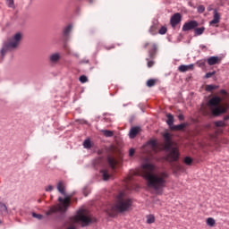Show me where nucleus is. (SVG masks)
I'll list each match as a JSON object with an SVG mask.
<instances>
[{"label": "nucleus", "instance_id": "41", "mask_svg": "<svg viewBox=\"0 0 229 229\" xmlns=\"http://www.w3.org/2000/svg\"><path fill=\"white\" fill-rule=\"evenodd\" d=\"M199 47H200V49H202V51H207V46L200 45Z\"/></svg>", "mask_w": 229, "mask_h": 229}, {"label": "nucleus", "instance_id": "43", "mask_svg": "<svg viewBox=\"0 0 229 229\" xmlns=\"http://www.w3.org/2000/svg\"><path fill=\"white\" fill-rule=\"evenodd\" d=\"M224 119H225V121H228L229 120V114L225 115Z\"/></svg>", "mask_w": 229, "mask_h": 229}, {"label": "nucleus", "instance_id": "14", "mask_svg": "<svg viewBox=\"0 0 229 229\" xmlns=\"http://www.w3.org/2000/svg\"><path fill=\"white\" fill-rule=\"evenodd\" d=\"M178 71L180 72H187V71H194V64H189V65L182 64L178 67Z\"/></svg>", "mask_w": 229, "mask_h": 229}, {"label": "nucleus", "instance_id": "46", "mask_svg": "<svg viewBox=\"0 0 229 229\" xmlns=\"http://www.w3.org/2000/svg\"><path fill=\"white\" fill-rule=\"evenodd\" d=\"M107 49H114V47H108Z\"/></svg>", "mask_w": 229, "mask_h": 229}, {"label": "nucleus", "instance_id": "32", "mask_svg": "<svg viewBox=\"0 0 229 229\" xmlns=\"http://www.w3.org/2000/svg\"><path fill=\"white\" fill-rule=\"evenodd\" d=\"M184 164H186V165H191V164H192V158L191 157H186L184 158Z\"/></svg>", "mask_w": 229, "mask_h": 229}, {"label": "nucleus", "instance_id": "44", "mask_svg": "<svg viewBox=\"0 0 229 229\" xmlns=\"http://www.w3.org/2000/svg\"><path fill=\"white\" fill-rule=\"evenodd\" d=\"M94 1H96V0H88V2L89 3V4H92V3H94Z\"/></svg>", "mask_w": 229, "mask_h": 229}, {"label": "nucleus", "instance_id": "26", "mask_svg": "<svg viewBox=\"0 0 229 229\" xmlns=\"http://www.w3.org/2000/svg\"><path fill=\"white\" fill-rule=\"evenodd\" d=\"M155 85H157V80L150 79L147 81V87L151 88V87H155Z\"/></svg>", "mask_w": 229, "mask_h": 229}, {"label": "nucleus", "instance_id": "1", "mask_svg": "<svg viewBox=\"0 0 229 229\" xmlns=\"http://www.w3.org/2000/svg\"><path fill=\"white\" fill-rule=\"evenodd\" d=\"M155 172V165L146 163L141 165V170L132 171L129 180H133V176H142L146 181L147 187L152 189L156 194L162 195L164 189L167 183L169 174L167 172H160L159 174H153Z\"/></svg>", "mask_w": 229, "mask_h": 229}, {"label": "nucleus", "instance_id": "16", "mask_svg": "<svg viewBox=\"0 0 229 229\" xmlns=\"http://www.w3.org/2000/svg\"><path fill=\"white\" fill-rule=\"evenodd\" d=\"M208 64L209 65H217V64H221V58L218 56H210L208 58Z\"/></svg>", "mask_w": 229, "mask_h": 229}, {"label": "nucleus", "instance_id": "3", "mask_svg": "<svg viewBox=\"0 0 229 229\" xmlns=\"http://www.w3.org/2000/svg\"><path fill=\"white\" fill-rule=\"evenodd\" d=\"M57 190L60 194L65 196V198L59 197V204L57 206H53L52 208H50V209L46 212V216H51L52 214H55V212H67V208L71 207V199L72 197L66 195L65 183L64 182L61 181L57 183Z\"/></svg>", "mask_w": 229, "mask_h": 229}, {"label": "nucleus", "instance_id": "6", "mask_svg": "<svg viewBox=\"0 0 229 229\" xmlns=\"http://www.w3.org/2000/svg\"><path fill=\"white\" fill-rule=\"evenodd\" d=\"M74 223H81L82 227L89 226L90 223H96V217L90 215L87 209H80L73 217Z\"/></svg>", "mask_w": 229, "mask_h": 229}, {"label": "nucleus", "instance_id": "28", "mask_svg": "<svg viewBox=\"0 0 229 229\" xmlns=\"http://www.w3.org/2000/svg\"><path fill=\"white\" fill-rule=\"evenodd\" d=\"M102 133L105 135V137H114V131H112L103 130Z\"/></svg>", "mask_w": 229, "mask_h": 229}, {"label": "nucleus", "instance_id": "19", "mask_svg": "<svg viewBox=\"0 0 229 229\" xmlns=\"http://www.w3.org/2000/svg\"><path fill=\"white\" fill-rule=\"evenodd\" d=\"M50 62H52V64H56V62H58V60H60V54L55 53V54H52L49 57Z\"/></svg>", "mask_w": 229, "mask_h": 229}, {"label": "nucleus", "instance_id": "4", "mask_svg": "<svg viewBox=\"0 0 229 229\" xmlns=\"http://www.w3.org/2000/svg\"><path fill=\"white\" fill-rule=\"evenodd\" d=\"M163 137L165 139V150L168 151V154L165 157L167 162H178V159L180 158V150L176 147H173L171 134H169V132H166L163 135Z\"/></svg>", "mask_w": 229, "mask_h": 229}, {"label": "nucleus", "instance_id": "31", "mask_svg": "<svg viewBox=\"0 0 229 229\" xmlns=\"http://www.w3.org/2000/svg\"><path fill=\"white\" fill-rule=\"evenodd\" d=\"M149 33H151V35H157V26L152 25L149 29Z\"/></svg>", "mask_w": 229, "mask_h": 229}, {"label": "nucleus", "instance_id": "13", "mask_svg": "<svg viewBox=\"0 0 229 229\" xmlns=\"http://www.w3.org/2000/svg\"><path fill=\"white\" fill-rule=\"evenodd\" d=\"M221 21V15L217 11H214V18L211 21H209L210 26H216V24H219Z\"/></svg>", "mask_w": 229, "mask_h": 229}, {"label": "nucleus", "instance_id": "21", "mask_svg": "<svg viewBox=\"0 0 229 229\" xmlns=\"http://www.w3.org/2000/svg\"><path fill=\"white\" fill-rule=\"evenodd\" d=\"M205 32V27L196 28L194 30L195 37H199V35H203Z\"/></svg>", "mask_w": 229, "mask_h": 229}, {"label": "nucleus", "instance_id": "39", "mask_svg": "<svg viewBox=\"0 0 229 229\" xmlns=\"http://www.w3.org/2000/svg\"><path fill=\"white\" fill-rule=\"evenodd\" d=\"M45 191L47 192H51V191H53V185H48L45 188Z\"/></svg>", "mask_w": 229, "mask_h": 229}, {"label": "nucleus", "instance_id": "35", "mask_svg": "<svg viewBox=\"0 0 229 229\" xmlns=\"http://www.w3.org/2000/svg\"><path fill=\"white\" fill-rule=\"evenodd\" d=\"M197 10L199 13H203V12H205V6L199 5Z\"/></svg>", "mask_w": 229, "mask_h": 229}, {"label": "nucleus", "instance_id": "25", "mask_svg": "<svg viewBox=\"0 0 229 229\" xmlns=\"http://www.w3.org/2000/svg\"><path fill=\"white\" fill-rule=\"evenodd\" d=\"M83 146L86 149H90V148H92V142L89 139L85 140L83 142Z\"/></svg>", "mask_w": 229, "mask_h": 229}, {"label": "nucleus", "instance_id": "40", "mask_svg": "<svg viewBox=\"0 0 229 229\" xmlns=\"http://www.w3.org/2000/svg\"><path fill=\"white\" fill-rule=\"evenodd\" d=\"M133 155H135V149H134V148H131V149L129 150V156H130V157H133Z\"/></svg>", "mask_w": 229, "mask_h": 229}, {"label": "nucleus", "instance_id": "33", "mask_svg": "<svg viewBox=\"0 0 229 229\" xmlns=\"http://www.w3.org/2000/svg\"><path fill=\"white\" fill-rule=\"evenodd\" d=\"M79 80L81 83H87V81H89V78H87L85 75H81Z\"/></svg>", "mask_w": 229, "mask_h": 229}, {"label": "nucleus", "instance_id": "38", "mask_svg": "<svg viewBox=\"0 0 229 229\" xmlns=\"http://www.w3.org/2000/svg\"><path fill=\"white\" fill-rule=\"evenodd\" d=\"M7 6H9V8H13V0H7Z\"/></svg>", "mask_w": 229, "mask_h": 229}, {"label": "nucleus", "instance_id": "37", "mask_svg": "<svg viewBox=\"0 0 229 229\" xmlns=\"http://www.w3.org/2000/svg\"><path fill=\"white\" fill-rule=\"evenodd\" d=\"M214 74H216V72H210L206 73L205 78L208 79V78H212V76H214Z\"/></svg>", "mask_w": 229, "mask_h": 229}, {"label": "nucleus", "instance_id": "23", "mask_svg": "<svg viewBox=\"0 0 229 229\" xmlns=\"http://www.w3.org/2000/svg\"><path fill=\"white\" fill-rule=\"evenodd\" d=\"M216 89H219V86L217 85H206V90L207 92H212L213 90H216Z\"/></svg>", "mask_w": 229, "mask_h": 229}, {"label": "nucleus", "instance_id": "5", "mask_svg": "<svg viewBox=\"0 0 229 229\" xmlns=\"http://www.w3.org/2000/svg\"><path fill=\"white\" fill-rule=\"evenodd\" d=\"M221 97H213L208 102V106L209 107V110L215 117H219V115H222V114H226V111L228 108L221 104Z\"/></svg>", "mask_w": 229, "mask_h": 229}, {"label": "nucleus", "instance_id": "8", "mask_svg": "<svg viewBox=\"0 0 229 229\" xmlns=\"http://www.w3.org/2000/svg\"><path fill=\"white\" fill-rule=\"evenodd\" d=\"M107 162H108L109 167L101 170L103 180L105 181L114 177L115 169H117V165H119V161H117L113 157H108Z\"/></svg>", "mask_w": 229, "mask_h": 229}, {"label": "nucleus", "instance_id": "9", "mask_svg": "<svg viewBox=\"0 0 229 229\" xmlns=\"http://www.w3.org/2000/svg\"><path fill=\"white\" fill-rule=\"evenodd\" d=\"M144 49H148V47H150L148 49V56L150 58H147L146 61L148 62L147 65L150 69V67H153L155 65V56H157V51L158 50V46H157L156 43H149L147 42L143 46Z\"/></svg>", "mask_w": 229, "mask_h": 229}, {"label": "nucleus", "instance_id": "42", "mask_svg": "<svg viewBox=\"0 0 229 229\" xmlns=\"http://www.w3.org/2000/svg\"><path fill=\"white\" fill-rule=\"evenodd\" d=\"M178 119H179V121H183V119H185V117L183 116V114H179Z\"/></svg>", "mask_w": 229, "mask_h": 229}, {"label": "nucleus", "instance_id": "47", "mask_svg": "<svg viewBox=\"0 0 229 229\" xmlns=\"http://www.w3.org/2000/svg\"><path fill=\"white\" fill-rule=\"evenodd\" d=\"M0 225H1V221H0Z\"/></svg>", "mask_w": 229, "mask_h": 229}, {"label": "nucleus", "instance_id": "11", "mask_svg": "<svg viewBox=\"0 0 229 229\" xmlns=\"http://www.w3.org/2000/svg\"><path fill=\"white\" fill-rule=\"evenodd\" d=\"M180 22H182V14H180V13H176L170 19L172 28H175L180 24Z\"/></svg>", "mask_w": 229, "mask_h": 229}, {"label": "nucleus", "instance_id": "20", "mask_svg": "<svg viewBox=\"0 0 229 229\" xmlns=\"http://www.w3.org/2000/svg\"><path fill=\"white\" fill-rule=\"evenodd\" d=\"M4 214H8V208L3 202H0V216H4Z\"/></svg>", "mask_w": 229, "mask_h": 229}, {"label": "nucleus", "instance_id": "36", "mask_svg": "<svg viewBox=\"0 0 229 229\" xmlns=\"http://www.w3.org/2000/svg\"><path fill=\"white\" fill-rule=\"evenodd\" d=\"M32 217H35L36 219H42L44 216L40 214L32 213Z\"/></svg>", "mask_w": 229, "mask_h": 229}, {"label": "nucleus", "instance_id": "2", "mask_svg": "<svg viewBox=\"0 0 229 229\" xmlns=\"http://www.w3.org/2000/svg\"><path fill=\"white\" fill-rule=\"evenodd\" d=\"M131 207H133V199L126 195L124 191H120L115 197L114 204L106 210V213L110 217H115L117 214L130 212Z\"/></svg>", "mask_w": 229, "mask_h": 229}, {"label": "nucleus", "instance_id": "18", "mask_svg": "<svg viewBox=\"0 0 229 229\" xmlns=\"http://www.w3.org/2000/svg\"><path fill=\"white\" fill-rule=\"evenodd\" d=\"M186 126H187V123H181L178 125L172 126L170 130H174L175 131H182V130H183Z\"/></svg>", "mask_w": 229, "mask_h": 229}, {"label": "nucleus", "instance_id": "34", "mask_svg": "<svg viewBox=\"0 0 229 229\" xmlns=\"http://www.w3.org/2000/svg\"><path fill=\"white\" fill-rule=\"evenodd\" d=\"M216 126H217L218 128H223L225 127V122L223 121H218L215 123Z\"/></svg>", "mask_w": 229, "mask_h": 229}, {"label": "nucleus", "instance_id": "15", "mask_svg": "<svg viewBox=\"0 0 229 229\" xmlns=\"http://www.w3.org/2000/svg\"><path fill=\"white\" fill-rule=\"evenodd\" d=\"M139 133H140V127H132L130 130L129 137H130V139H135V137H137V135H139Z\"/></svg>", "mask_w": 229, "mask_h": 229}, {"label": "nucleus", "instance_id": "22", "mask_svg": "<svg viewBox=\"0 0 229 229\" xmlns=\"http://www.w3.org/2000/svg\"><path fill=\"white\" fill-rule=\"evenodd\" d=\"M206 225H208V226H210L211 228L216 226V219H214L213 217L207 218Z\"/></svg>", "mask_w": 229, "mask_h": 229}, {"label": "nucleus", "instance_id": "30", "mask_svg": "<svg viewBox=\"0 0 229 229\" xmlns=\"http://www.w3.org/2000/svg\"><path fill=\"white\" fill-rule=\"evenodd\" d=\"M158 33L159 35H165V33H167V27H161L160 30H158Z\"/></svg>", "mask_w": 229, "mask_h": 229}, {"label": "nucleus", "instance_id": "10", "mask_svg": "<svg viewBox=\"0 0 229 229\" xmlns=\"http://www.w3.org/2000/svg\"><path fill=\"white\" fill-rule=\"evenodd\" d=\"M143 153L152 157L158 153V143L156 140H149L146 145L143 146Z\"/></svg>", "mask_w": 229, "mask_h": 229}, {"label": "nucleus", "instance_id": "29", "mask_svg": "<svg viewBox=\"0 0 229 229\" xmlns=\"http://www.w3.org/2000/svg\"><path fill=\"white\" fill-rule=\"evenodd\" d=\"M173 168H174V171H177V172L183 171V166L180 164H175L173 166Z\"/></svg>", "mask_w": 229, "mask_h": 229}, {"label": "nucleus", "instance_id": "12", "mask_svg": "<svg viewBox=\"0 0 229 229\" xmlns=\"http://www.w3.org/2000/svg\"><path fill=\"white\" fill-rule=\"evenodd\" d=\"M196 28H198V21H190L183 24L182 31H191V30H196Z\"/></svg>", "mask_w": 229, "mask_h": 229}, {"label": "nucleus", "instance_id": "17", "mask_svg": "<svg viewBox=\"0 0 229 229\" xmlns=\"http://www.w3.org/2000/svg\"><path fill=\"white\" fill-rule=\"evenodd\" d=\"M166 117H167L166 123L171 129V127L174 126L173 124H174V116L171 114H167Z\"/></svg>", "mask_w": 229, "mask_h": 229}, {"label": "nucleus", "instance_id": "24", "mask_svg": "<svg viewBox=\"0 0 229 229\" xmlns=\"http://www.w3.org/2000/svg\"><path fill=\"white\" fill-rule=\"evenodd\" d=\"M146 217H147L148 225H153V223H155V216L154 215H148Z\"/></svg>", "mask_w": 229, "mask_h": 229}, {"label": "nucleus", "instance_id": "45", "mask_svg": "<svg viewBox=\"0 0 229 229\" xmlns=\"http://www.w3.org/2000/svg\"><path fill=\"white\" fill-rule=\"evenodd\" d=\"M220 92L221 94H226V91L225 89H222Z\"/></svg>", "mask_w": 229, "mask_h": 229}, {"label": "nucleus", "instance_id": "27", "mask_svg": "<svg viewBox=\"0 0 229 229\" xmlns=\"http://www.w3.org/2000/svg\"><path fill=\"white\" fill-rule=\"evenodd\" d=\"M71 30H72V25H68L64 28V37H67V35H69V33H71Z\"/></svg>", "mask_w": 229, "mask_h": 229}, {"label": "nucleus", "instance_id": "7", "mask_svg": "<svg viewBox=\"0 0 229 229\" xmlns=\"http://www.w3.org/2000/svg\"><path fill=\"white\" fill-rule=\"evenodd\" d=\"M22 39V34L21 32L16 33L13 38H9L6 42L4 43V46L1 50L2 56H4L8 51H13L19 47L21 40Z\"/></svg>", "mask_w": 229, "mask_h": 229}]
</instances>
